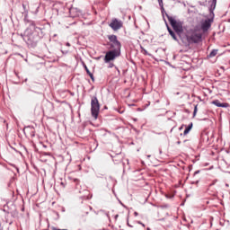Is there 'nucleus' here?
I'll return each instance as SVG.
<instances>
[{
  "instance_id": "nucleus-1",
  "label": "nucleus",
  "mask_w": 230,
  "mask_h": 230,
  "mask_svg": "<svg viewBox=\"0 0 230 230\" xmlns=\"http://www.w3.org/2000/svg\"><path fill=\"white\" fill-rule=\"evenodd\" d=\"M212 22L211 19L208 18L202 20L199 24L194 26L193 29L189 30L186 35L187 42H189V44H199V42H202V37L204 33L209 31Z\"/></svg>"
},
{
  "instance_id": "nucleus-2",
  "label": "nucleus",
  "mask_w": 230,
  "mask_h": 230,
  "mask_svg": "<svg viewBox=\"0 0 230 230\" xmlns=\"http://www.w3.org/2000/svg\"><path fill=\"white\" fill-rule=\"evenodd\" d=\"M108 39L110 40V42H109L110 49H111V51H115L117 53H121V42H119V40H118V36L110 35V36H108Z\"/></svg>"
},
{
  "instance_id": "nucleus-3",
  "label": "nucleus",
  "mask_w": 230,
  "mask_h": 230,
  "mask_svg": "<svg viewBox=\"0 0 230 230\" xmlns=\"http://www.w3.org/2000/svg\"><path fill=\"white\" fill-rule=\"evenodd\" d=\"M91 112L93 118L98 119V114H100V102H98L97 97H93L91 101Z\"/></svg>"
},
{
  "instance_id": "nucleus-4",
  "label": "nucleus",
  "mask_w": 230,
  "mask_h": 230,
  "mask_svg": "<svg viewBox=\"0 0 230 230\" xmlns=\"http://www.w3.org/2000/svg\"><path fill=\"white\" fill-rule=\"evenodd\" d=\"M167 19L171 26H172L174 31H176V33H182V31H183L182 22H177L176 20L173 19V17L168 16V15H167Z\"/></svg>"
},
{
  "instance_id": "nucleus-5",
  "label": "nucleus",
  "mask_w": 230,
  "mask_h": 230,
  "mask_svg": "<svg viewBox=\"0 0 230 230\" xmlns=\"http://www.w3.org/2000/svg\"><path fill=\"white\" fill-rule=\"evenodd\" d=\"M121 53L116 52L115 50H109L108 52H106V55L104 57V62L106 64H109V62L116 60V58H118V57H119Z\"/></svg>"
},
{
  "instance_id": "nucleus-6",
  "label": "nucleus",
  "mask_w": 230,
  "mask_h": 230,
  "mask_svg": "<svg viewBox=\"0 0 230 230\" xmlns=\"http://www.w3.org/2000/svg\"><path fill=\"white\" fill-rule=\"evenodd\" d=\"M110 28L113 30L114 31H118V30H121L123 28V22L121 20H118L116 18H113L109 24Z\"/></svg>"
},
{
  "instance_id": "nucleus-7",
  "label": "nucleus",
  "mask_w": 230,
  "mask_h": 230,
  "mask_svg": "<svg viewBox=\"0 0 230 230\" xmlns=\"http://www.w3.org/2000/svg\"><path fill=\"white\" fill-rule=\"evenodd\" d=\"M213 105H216V107H223L224 109H227V107H229V103L227 102H220V101L216 100L212 102Z\"/></svg>"
},
{
  "instance_id": "nucleus-8",
  "label": "nucleus",
  "mask_w": 230,
  "mask_h": 230,
  "mask_svg": "<svg viewBox=\"0 0 230 230\" xmlns=\"http://www.w3.org/2000/svg\"><path fill=\"white\" fill-rule=\"evenodd\" d=\"M193 128V123L191 122L184 130L183 136H188L190 134V131Z\"/></svg>"
},
{
  "instance_id": "nucleus-9",
  "label": "nucleus",
  "mask_w": 230,
  "mask_h": 230,
  "mask_svg": "<svg viewBox=\"0 0 230 230\" xmlns=\"http://www.w3.org/2000/svg\"><path fill=\"white\" fill-rule=\"evenodd\" d=\"M168 31L169 34L171 35V37L174 40H177V36L175 35V32L173 31H172V29H170V27H168Z\"/></svg>"
},
{
  "instance_id": "nucleus-10",
  "label": "nucleus",
  "mask_w": 230,
  "mask_h": 230,
  "mask_svg": "<svg viewBox=\"0 0 230 230\" xmlns=\"http://www.w3.org/2000/svg\"><path fill=\"white\" fill-rule=\"evenodd\" d=\"M217 53H218V49H213V50L209 53V55H208L209 58H213V57H217Z\"/></svg>"
},
{
  "instance_id": "nucleus-11",
  "label": "nucleus",
  "mask_w": 230,
  "mask_h": 230,
  "mask_svg": "<svg viewBox=\"0 0 230 230\" xmlns=\"http://www.w3.org/2000/svg\"><path fill=\"white\" fill-rule=\"evenodd\" d=\"M84 67L87 73V75H91V71H89V68L87 67V65L86 64H84Z\"/></svg>"
},
{
  "instance_id": "nucleus-12",
  "label": "nucleus",
  "mask_w": 230,
  "mask_h": 230,
  "mask_svg": "<svg viewBox=\"0 0 230 230\" xmlns=\"http://www.w3.org/2000/svg\"><path fill=\"white\" fill-rule=\"evenodd\" d=\"M197 105H195V107H194V111H193V116H197V111H198V109H197Z\"/></svg>"
},
{
  "instance_id": "nucleus-13",
  "label": "nucleus",
  "mask_w": 230,
  "mask_h": 230,
  "mask_svg": "<svg viewBox=\"0 0 230 230\" xmlns=\"http://www.w3.org/2000/svg\"><path fill=\"white\" fill-rule=\"evenodd\" d=\"M88 75H89L91 80H93V82H94V75H93V73H90Z\"/></svg>"
},
{
  "instance_id": "nucleus-14",
  "label": "nucleus",
  "mask_w": 230,
  "mask_h": 230,
  "mask_svg": "<svg viewBox=\"0 0 230 230\" xmlns=\"http://www.w3.org/2000/svg\"><path fill=\"white\" fill-rule=\"evenodd\" d=\"M119 217V215H116L115 216V220H118Z\"/></svg>"
},
{
  "instance_id": "nucleus-15",
  "label": "nucleus",
  "mask_w": 230,
  "mask_h": 230,
  "mask_svg": "<svg viewBox=\"0 0 230 230\" xmlns=\"http://www.w3.org/2000/svg\"><path fill=\"white\" fill-rule=\"evenodd\" d=\"M138 224H140L143 227H145V224L138 222Z\"/></svg>"
},
{
  "instance_id": "nucleus-16",
  "label": "nucleus",
  "mask_w": 230,
  "mask_h": 230,
  "mask_svg": "<svg viewBox=\"0 0 230 230\" xmlns=\"http://www.w3.org/2000/svg\"><path fill=\"white\" fill-rule=\"evenodd\" d=\"M134 215H135V217H137V212H135Z\"/></svg>"
},
{
  "instance_id": "nucleus-17",
  "label": "nucleus",
  "mask_w": 230,
  "mask_h": 230,
  "mask_svg": "<svg viewBox=\"0 0 230 230\" xmlns=\"http://www.w3.org/2000/svg\"><path fill=\"white\" fill-rule=\"evenodd\" d=\"M128 227H132V226L129 223H128Z\"/></svg>"
},
{
  "instance_id": "nucleus-18",
  "label": "nucleus",
  "mask_w": 230,
  "mask_h": 230,
  "mask_svg": "<svg viewBox=\"0 0 230 230\" xmlns=\"http://www.w3.org/2000/svg\"><path fill=\"white\" fill-rule=\"evenodd\" d=\"M159 3H163V0H158Z\"/></svg>"
},
{
  "instance_id": "nucleus-19",
  "label": "nucleus",
  "mask_w": 230,
  "mask_h": 230,
  "mask_svg": "<svg viewBox=\"0 0 230 230\" xmlns=\"http://www.w3.org/2000/svg\"><path fill=\"white\" fill-rule=\"evenodd\" d=\"M180 130H182V126L180 128Z\"/></svg>"
},
{
  "instance_id": "nucleus-20",
  "label": "nucleus",
  "mask_w": 230,
  "mask_h": 230,
  "mask_svg": "<svg viewBox=\"0 0 230 230\" xmlns=\"http://www.w3.org/2000/svg\"><path fill=\"white\" fill-rule=\"evenodd\" d=\"M66 46H70V44H69V43H67V44H66Z\"/></svg>"
},
{
  "instance_id": "nucleus-21",
  "label": "nucleus",
  "mask_w": 230,
  "mask_h": 230,
  "mask_svg": "<svg viewBox=\"0 0 230 230\" xmlns=\"http://www.w3.org/2000/svg\"><path fill=\"white\" fill-rule=\"evenodd\" d=\"M195 173H199V171L195 172Z\"/></svg>"
},
{
  "instance_id": "nucleus-22",
  "label": "nucleus",
  "mask_w": 230,
  "mask_h": 230,
  "mask_svg": "<svg viewBox=\"0 0 230 230\" xmlns=\"http://www.w3.org/2000/svg\"><path fill=\"white\" fill-rule=\"evenodd\" d=\"M214 3H217V0H214Z\"/></svg>"
},
{
  "instance_id": "nucleus-23",
  "label": "nucleus",
  "mask_w": 230,
  "mask_h": 230,
  "mask_svg": "<svg viewBox=\"0 0 230 230\" xmlns=\"http://www.w3.org/2000/svg\"><path fill=\"white\" fill-rule=\"evenodd\" d=\"M147 230H150V228H147Z\"/></svg>"
}]
</instances>
